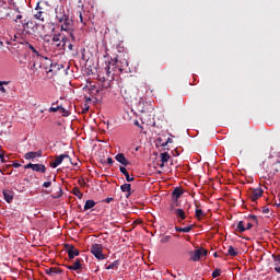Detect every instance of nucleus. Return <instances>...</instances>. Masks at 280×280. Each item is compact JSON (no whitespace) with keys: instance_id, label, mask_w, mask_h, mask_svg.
Instances as JSON below:
<instances>
[{"instance_id":"nucleus-1","label":"nucleus","mask_w":280,"mask_h":280,"mask_svg":"<svg viewBox=\"0 0 280 280\" xmlns=\"http://www.w3.org/2000/svg\"><path fill=\"white\" fill-rule=\"evenodd\" d=\"M90 253H92V255H94V257L98 259V261H103V259H106V255H104V245L102 244H93L90 248Z\"/></svg>"},{"instance_id":"nucleus-2","label":"nucleus","mask_w":280,"mask_h":280,"mask_svg":"<svg viewBox=\"0 0 280 280\" xmlns=\"http://www.w3.org/2000/svg\"><path fill=\"white\" fill-rule=\"evenodd\" d=\"M264 196V189L261 188H249L248 189V198L252 199V202H257L259 198Z\"/></svg>"},{"instance_id":"nucleus-3","label":"nucleus","mask_w":280,"mask_h":280,"mask_svg":"<svg viewBox=\"0 0 280 280\" xmlns=\"http://www.w3.org/2000/svg\"><path fill=\"white\" fill-rule=\"evenodd\" d=\"M208 253L209 252L202 247L199 249H195L190 252V259L192 261H198L199 259H202V257H207Z\"/></svg>"},{"instance_id":"nucleus-4","label":"nucleus","mask_w":280,"mask_h":280,"mask_svg":"<svg viewBox=\"0 0 280 280\" xmlns=\"http://www.w3.org/2000/svg\"><path fill=\"white\" fill-rule=\"evenodd\" d=\"M71 270H74V272H78V275H80V271L84 270V259H82V258H73L72 259Z\"/></svg>"},{"instance_id":"nucleus-5","label":"nucleus","mask_w":280,"mask_h":280,"mask_svg":"<svg viewBox=\"0 0 280 280\" xmlns=\"http://www.w3.org/2000/svg\"><path fill=\"white\" fill-rule=\"evenodd\" d=\"M25 170H33V172H40L42 174H45L46 168L43 164H32L28 163L24 166Z\"/></svg>"},{"instance_id":"nucleus-6","label":"nucleus","mask_w":280,"mask_h":280,"mask_svg":"<svg viewBox=\"0 0 280 280\" xmlns=\"http://www.w3.org/2000/svg\"><path fill=\"white\" fill-rule=\"evenodd\" d=\"M183 196V189L176 187L172 192L173 202L178 207V199Z\"/></svg>"},{"instance_id":"nucleus-7","label":"nucleus","mask_w":280,"mask_h":280,"mask_svg":"<svg viewBox=\"0 0 280 280\" xmlns=\"http://www.w3.org/2000/svg\"><path fill=\"white\" fill-rule=\"evenodd\" d=\"M65 159H69V155L67 154H61L59 156H57V159H55L51 163L50 166L56 170V167H58V165H60V163H62V161H65Z\"/></svg>"},{"instance_id":"nucleus-8","label":"nucleus","mask_w":280,"mask_h":280,"mask_svg":"<svg viewBox=\"0 0 280 280\" xmlns=\"http://www.w3.org/2000/svg\"><path fill=\"white\" fill-rule=\"evenodd\" d=\"M115 160L120 163V165H124V167L130 165V162L128 161V159H126V155L124 153H118L115 156Z\"/></svg>"},{"instance_id":"nucleus-9","label":"nucleus","mask_w":280,"mask_h":280,"mask_svg":"<svg viewBox=\"0 0 280 280\" xmlns=\"http://www.w3.org/2000/svg\"><path fill=\"white\" fill-rule=\"evenodd\" d=\"M120 93H121V95H122V97H124V100H127V102H130V100H132V91L130 90V89H128V88H122L121 90H120Z\"/></svg>"},{"instance_id":"nucleus-10","label":"nucleus","mask_w":280,"mask_h":280,"mask_svg":"<svg viewBox=\"0 0 280 280\" xmlns=\"http://www.w3.org/2000/svg\"><path fill=\"white\" fill-rule=\"evenodd\" d=\"M43 156V153L40 151H37V152H27L25 155H24V159H26V161H31L33 159H38Z\"/></svg>"},{"instance_id":"nucleus-11","label":"nucleus","mask_w":280,"mask_h":280,"mask_svg":"<svg viewBox=\"0 0 280 280\" xmlns=\"http://www.w3.org/2000/svg\"><path fill=\"white\" fill-rule=\"evenodd\" d=\"M121 191L127 192L126 198H130L132 196V185L130 184H122L120 186Z\"/></svg>"},{"instance_id":"nucleus-12","label":"nucleus","mask_w":280,"mask_h":280,"mask_svg":"<svg viewBox=\"0 0 280 280\" xmlns=\"http://www.w3.org/2000/svg\"><path fill=\"white\" fill-rule=\"evenodd\" d=\"M160 159H161L160 167H165V163H167V161H170L171 159L170 153L167 152L161 153Z\"/></svg>"},{"instance_id":"nucleus-13","label":"nucleus","mask_w":280,"mask_h":280,"mask_svg":"<svg viewBox=\"0 0 280 280\" xmlns=\"http://www.w3.org/2000/svg\"><path fill=\"white\" fill-rule=\"evenodd\" d=\"M119 170L124 174V176L126 177L127 183H132L135 180V177L130 176V173H128V170H126L125 166H120Z\"/></svg>"},{"instance_id":"nucleus-14","label":"nucleus","mask_w":280,"mask_h":280,"mask_svg":"<svg viewBox=\"0 0 280 280\" xmlns=\"http://www.w3.org/2000/svg\"><path fill=\"white\" fill-rule=\"evenodd\" d=\"M174 213H175L176 218H178L179 222L187 219V215L185 214L184 209H175Z\"/></svg>"},{"instance_id":"nucleus-15","label":"nucleus","mask_w":280,"mask_h":280,"mask_svg":"<svg viewBox=\"0 0 280 280\" xmlns=\"http://www.w3.org/2000/svg\"><path fill=\"white\" fill-rule=\"evenodd\" d=\"M58 110H60V113H62L63 117H68L69 112H67L65 108H62V106H57V107H50L49 108L50 113H58Z\"/></svg>"},{"instance_id":"nucleus-16","label":"nucleus","mask_w":280,"mask_h":280,"mask_svg":"<svg viewBox=\"0 0 280 280\" xmlns=\"http://www.w3.org/2000/svg\"><path fill=\"white\" fill-rule=\"evenodd\" d=\"M194 229V225H188L186 228L175 226V231L178 233H189Z\"/></svg>"},{"instance_id":"nucleus-17","label":"nucleus","mask_w":280,"mask_h":280,"mask_svg":"<svg viewBox=\"0 0 280 280\" xmlns=\"http://www.w3.org/2000/svg\"><path fill=\"white\" fill-rule=\"evenodd\" d=\"M46 275H48L49 277H54L56 275H60V269H58L56 267L46 269Z\"/></svg>"},{"instance_id":"nucleus-18","label":"nucleus","mask_w":280,"mask_h":280,"mask_svg":"<svg viewBox=\"0 0 280 280\" xmlns=\"http://www.w3.org/2000/svg\"><path fill=\"white\" fill-rule=\"evenodd\" d=\"M82 59L86 61V63H85L86 74L93 75V73H95V71H93V68H91V66H89V59H86V56L83 55ZM86 67H89V68H86Z\"/></svg>"},{"instance_id":"nucleus-19","label":"nucleus","mask_w":280,"mask_h":280,"mask_svg":"<svg viewBox=\"0 0 280 280\" xmlns=\"http://www.w3.org/2000/svg\"><path fill=\"white\" fill-rule=\"evenodd\" d=\"M96 202L93 199H89L85 201L84 205V211H89V209H93V207H95Z\"/></svg>"},{"instance_id":"nucleus-20","label":"nucleus","mask_w":280,"mask_h":280,"mask_svg":"<svg viewBox=\"0 0 280 280\" xmlns=\"http://www.w3.org/2000/svg\"><path fill=\"white\" fill-rule=\"evenodd\" d=\"M89 91L92 96L100 95V88L97 85L90 84Z\"/></svg>"},{"instance_id":"nucleus-21","label":"nucleus","mask_w":280,"mask_h":280,"mask_svg":"<svg viewBox=\"0 0 280 280\" xmlns=\"http://www.w3.org/2000/svg\"><path fill=\"white\" fill-rule=\"evenodd\" d=\"M236 231L238 233H244L246 232V223H244V221H240L236 225Z\"/></svg>"},{"instance_id":"nucleus-22","label":"nucleus","mask_w":280,"mask_h":280,"mask_svg":"<svg viewBox=\"0 0 280 280\" xmlns=\"http://www.w3.org/2000/svg\"><path fill=\"white\" fill-rule=\"evenodd\" d=\"M3 196H4V200L7 202H12V200L14 199V196L12 195V192L10 190L3 191Z\"/></svg>"},{"instance_id":"nucleus-23","label":"nucleus","mask_w":280,"mask_h":280,"mask_svg":"<svg viewBox=\"0 0 280 280\" xmlns=\"http://www.w3.org/2000/svg\"><path fill=\"white\" fill-rule=\"evenodd\" d=\"M72 194L74 196H77V198H79V200H82V198H84V194H82V191H80V188H78V187H74L72 189Z\"/></svg>"},{"instance_id":"nucleus-24","label":"nucleus","mask_w":280,"mask_h":280,"mask_svg":"<svg viewBox=\"0 0 280 280\" xmlns=\"http://www.w3.org/2000/svg\"><path fill=\"white\" fill-rule=\"evenodd\" d=\"M119 268V260H115L106 267V270H117Z\"/></svg>"},{"instance_id":"nucleus-25","label":"nucleus","mask_w":280,"mask_h":280,"mask_svg":"<svg viewBox=\"0 0 280 280\" xmlns=\"http://www.w3.org/2000/svg\"><path fill=\"white\" fill-rule=\"evenodd\" d=\"M78 255H80V250L78 248H75L74 245H71V259H75V257H78Z\"/></svg>"},{"instance_id":"nucleus-26","label":"nucleus","mask_w":280,"mask_h":280,"mask_svg":"<svg viewBox=\"0 0 280 280\" xmlns=\"http://www.w3.org/2000/svg\"><path fill=\"white\" fill-rule=\"evenodd\" d=\"M228 255H230V257H237L238 252L234 249L233 246H229Z\"/></svg>"},{"instance_id":"nucleus-27","label":"nucleus","mask_w":280,"mask_h":280,"mask_svg":"<svg viewBox=\"0 0 280 280\" xmlns=\"http://www.w3.org/2000/svg\"><path fill=\"white\" fill-rule=\"evenodd\" d=\"M98 79L101 80V82H103L104 89H108V86H110V81H107L106 77L98 75Z\"/></svg>"},{"instance_id":"nucleus-28","label":"nucleus","mask_w":280,"mask_h":280,"mask_svg":"<svg viewBox=\"0 0 280 280\" xmlns=\"http://www.w3.org/2000/svg\"><path fill=\"white\" fill-rule=\"evenodd\" d=\"M275 261V268L280 267V254L272 255Z\"/></svg>"},{"instance_id":"nucleus-29","label":"nucleus","mask_w":280,"mask_h":280,"mask_svg":"<svg viewBox=\"0 0 280 280\" xmlns=\"http://www.w3.org/2000/svg\"><path fill=\"white\" fill-rule=\"evenodd\" d=\"M195 214L196 218L200 220V218H203L205 211H202V209H196Z\"/></svg>"},{"instance_id":"nucleus-30","label":"nucleus","mask_w":280,"mask_h":280,"mask_svg":"<svg viewBox=\"0 0 280 280\" xmlns=\"http://www.w3.org/2000/svg\"><path fill=\"white\" fill-rule=\"evenodd\" d=\"M220 275H222V269H215V270L212 272V278H213V279H218V277H220Z\"/></svg>"},{"instance_id":"nucleus-31","label":"nucleus","mask_w":280,"mask_h":280,"mask_svg":"<svg viewBox=\"0 0 280 280\" xmlns=\"http://www.w3.org/2000/svg\"><path fill=\"white\" fill-rule=\"evenodd\" d=\"M170 240H172V236L165 235V236H162L160 242H161V244H167V242H170Z\"/></svg>"},{"instance_id":"nucleus-32","label":"nucleus","mask_w":280,"mask_h":280,"mask_svg":"<svg viewBox=\"0 0 280 280\" xmlns=\"http://www.w3.org/2000/svg\"><path fill=\"white\" fill-rule=\"evenodd\" d=\"M61 30H63V32H69V30H71V25L69 24V22L62 24Z\"/></svg>"},{"instance_id":"nucleus-33","label":"nucleus","mask_w":280,"mask_h":280,"mask_svg":"<svg viewBox=\"0 0 280 280\" xmlns=\"http://www.w3.org/2000/svg\"><path fill=\"white\" fill-rule=\"evenodd\" d=\"M26 47H27L28 49H31V51H33V54H35V56H38V50H36V48H34V47L32 46V44L26 43Z\"/></svg>"},{"instance_id":"nucleus-34","label":"nucleus","mask_w":280,"mask_h":280,"mask_svg":"<svg viewBox=\"0 0 280 280\" xmlns=\"http://www.w3.org/2000/svg\"><path fill=\"white\" fill-rule=\"evenodd\" d=\"M37 60L40 62H46L47 65H51V60H49V58L37 57Z\"/></svg>"},{"instance_id":"nucleus-35","label":"nucleus","mask_w":280,"mask_h":280,"mask_svg":"<svg viewBox=\"0 0 280 280\" xmlns=\"http://www.w3.org/2000/svg\"><path fill=\"white\" fill-rule=\"evenodd\" d=\"M4 84H9V82L0 81V91H1V93H5V88L3 86Z\"/></svg>"},{"instance_id":"nucleus-36","label":"nucleus","mask_w":280,"mask_h":280,"mask_svg":"<svg viewBox=\"0 0 280 280\" xmlns=\"http://www.w3.org/2000/svg\"><path fill=\"white\" fill-rule=\"evenodd\" d=\"M43 66H40V63L38 61H34L33 65H32V69H40Z\"/></svg>"},{"instance_id":"nucleus-37","label":"nucleus","mask_w":280,"mask_h":280,"mask_svg":"<svg viewBox=\"0 0 280 280\" xmlns=\"http://www.w3.org/2000/svg\"><path fill=\"white\" fill-rule=\"evenodd\" d=\"M82 164V162H72V170L78 171V168L80 167V165Z\"/></svg>"},{"instance_id":"nucleus-38","label":"nucleus","mask_w":280,"mask_h":280,"mask_svg":"<svg viewBox=\"0 0 280 280\" xmlns=\"http://www.w3.org/2000/svg\"><path fill=\"white\" fill-rule=\"evenodd\" d=\"M114 200H115V198L107 197L106 199L103 200V202H106L107 205H110V202H113Z\"/></svg>"},{"instance_id":"nucleus-39","label":"nucleus","mask_w":280,"mask_h":280,"mask_svg":"<svg viewBox=\"0 0 280 280\" xmlns=\"http://www.w3.org/2000/svg\"><path fill=\"white\" fill-rule=\"evenodd\" d=\"M168 143H174V140H172V138H167L166 142L163 143V148H165Z\"/></svg>"},{"instance_id":"nucleus-40","label":"nucleus","mask_w":280,"mask_h":280,"mask_svg":"<svg viewBox=\"0 0 280 280\" xmlns=\"http://www.w3.org/2000/svg\"><path fill=\"white\" fill-rule=\"evenodd\" d=\"M105 71H106L107 78H110V66H107V67L105 68Z\"/></svg>"},{"instance_id":"nucleus-41","label":"nucleus","mask_w":280,"mask_h":280,"mask_svg":"<svg viewBox=\"0 0 280 280\" xmlns=\"http://www.w3.org/2000/svg\"><path fill=\"white\" fill-rule=\"evenodd\" d=\"M67 254L69 259H71V246L67 245Z\"/></svg>"},{"instance_id":"nucleus-42","label":"nucleus","mask_w":280,"mask_h":280,"mask_svg":"<svg viewBox=\"0 0 280 280\" xmlns=\"http://www.w3.org/2000/svg\"><path fill=\"white\" fill-rule=\"evenodd\" d=\"M248 220H250L252 222H257V215H249Z\"/></svg>"},{"instance_id":"nucleus-43","label":"nucleus","mask_w":280,"mask_h":280,"mask_svg":"<svg viewBox=\"0 0 280 280\" xmlns=\"http://www.w3.org/2000/svg\"><path fill=\"white\" fill-rule=\"evenodd\" d=\"M43 187H51V182H45L44 184H43Z\"/></svg>"},{"instance_id":"nucleus-44","label":"nucleus","mask_w":280,"mask_h":280,"mask_svg":"<svg viewBox=\"0 0 280 280\" xmlns=\"http://www.w3.org/2000/svg\"><path fill=\"white\" fill-rule=\"evenodd\" d=\"M253 226V223L248 222L245 226L246 231H250V228Z\"/></svg>"},{"instance_id":"nucleus-45","label":"nucleus","mask_w":280,"mask_h":280,"mask_svg":"<svg viewBox=\"0 0 280 280\" xmlns=\"http://www.w3.org/2000/svg\"><path fill=\"white\" fill-rule=\"evenodd\" d=\"M52 40H54V43H59L60 42V37L59 36H54Z\"/></svg>"},{"instance_id":"nucleus-46","label":"nucleus","mask_w":280,"mask_h":280,"mask_svg":"<svg viewBox=\"0 0 280 280\" xmlns=\"http://www.w3.org/2000/svg\"><path fill=\"white\" fill-rule=\"evenodd\" d=\"M113 163H115V161H113V158H108V159H107V164H108V165H113Z\"/></svg>"},{"instance_id":"nucleus-47","label":"nucleus","mask_w":280,"mask_h":280,"mask_svg":"<svg viewBox=\"0 0 280 280\" xmlns=\"http://www.w3.org/2000/svg\"><path fill=\"white\" fill-rule=\"evenodd\" d=\"M89 110V105H84L83 109H82V113H86Z\"/></svg>"},{"instance_id":"nucleus-48","label":"nucleus","mask_w":280,"mask_h":280,"mask_svg":"<svg viewBox=\"0 0 280 280\" xmlns=\"http://www.w3.org/2000/svg\"><path fill=\"white\" fill-rule=\"evenodd\" d=\"M275 271L278 272V275H280V267H275Z\"/></svg>"},{"instance_id":"nucleus-49","label":"nucleus","mask_w":280,"mask_h":280,"mask_svg":"<svg viewBox=\"0 0 280 280\" xmlns=\"http://www.w3.org/2000/svg\"><path fill=\"white\" fill-rule=\"evenodd\" d=\"M21 19H23V15H21V14L16 15V21H19Z\"/></svg>"},{"instance_id":"nucleus-50","label":"nucleus","mask_w":280,"mask_h":280,"mask_svg":"<svg viewBox=\"0 0 280 280\" xmlns=\"http://www.w3.org/2000/svg\"><path fill=\"white\" fill-rule=\"evenodd\" d=\"M13 166H14V167H20V166H21V164L15 163V164H13Z\"/></svg>"},{"instance_id":"nucleus-51","label":"nucleus","mask_w":280,"mask_h":280,"mask_svg":"<svg viewBox=\"0 0 280 280\" xmlns=\"http://www.w3.org/2000/svg\"><path fill=\"white\" fill-rule=\"evenodd\" d=\"M79 18H80L81 23H82V12H79Z\"/></svg>"},{"instance_id":"nucleus-52","label":"nucleus","mask_w":280,"mask_h":280,"mask_svg":"<svg viewBox=\"0 0 280 280\" xmlns=\"http://www.w3.org/2000/svg\"><path fill=\"white\" fill-rule=\"evenodd\" d=\"M79 184H80V185H84V180L79 179Z\"/></svg>"},{"instance_id":"nucleus-53","label":"nucleus","mask_w":280,"mask_h":280,"mask_svg":"<svg viewBox=\"0 0 280 280\" xmlns=\"http://www.w3.org/2000/svg\"><path fill=\"white\" fill-rule=\"evenodd\" d=\"M115 65H119V60L115 58Z\"/></svg>"},{"instance_id":"nucleus-54","label":"nucleus","mask_w":280,"mask_h":280,"mask_svg":"<svg viewBox=\"0 0 280 280\" xmlns=\"http://www.w3.org/2000/svg\"><path fill=\"white\" fill-rule=\"evenodd\" d=\"M68 49H71V43L68 42Z\"/></svg>"},{"instance_id":"nucleus-55","label":"nucleus","mask_w":280,"mask_h":280,"mask_svg":"<svg viewBox=\"0 0 280 280\" xmlns=\"http://www.w3.org/2000/svg\"><path fill=\"white\" fill-rule=\"evenodd\" d=\"M213 257H218V252H214Z\"/></svg>"},{"instance_id":"nucleus-56","label":"nucleus","mask_w":280,"mask_h":280,"mask_svg":"<svg viewBox=\"0 0 280 280\" xmlns=\"http://www.w3.org/2000/svg\"><path fill=\"white\" fill-rule=\"evenodd\" d=\"M71 40H75V37L73 35H71Z\"/></svg>"},{"instance_id":"nucleus-57","label":"nucleus","mask_w":280,"mask_h":280,"mask_svg":"<svg viewBox=\"0 0 280 280\" xmlns=\"http://www.w3.org/2000/svg\"><path fill=\"white\" fill-rule=\"evenodd\" d=\"M36 19H40V13L36 15Z\"/></svg>"},{"instance_id":"nucleus-58","label":"nucleus","mask_w":280,"mask_h":280,"mask_svg":"<svg viewBox=\"0 0 280 280\" xmlns=\"http://www.w3.org/2000/svg\"><path fill=\"white\" fill-rule=\"evenodd\" d=\"M0 159L3 160V154H0Z\"/></svg>"},{"instance_id":"nucleus-59","label":"nucleus","mask_w":280,"mask_h":280,"mask_svg":"<svg viewBox=\"0 0 280 280\" xmlns=\"http://www.w3.org/2000/svg\"><path fill=\"white\" fill-rule=\"evenodd\" d=\"M86 102H91V98H86Z\"/></svg>"},{"instance_id":"nucleus-60","label":"nucleus","mask_w":280,"mask_h":280,"mask_svg":"<svg viewBox=\"0 0 280 280\" xmlns=\"http://www.w3.org/2000/svg\"><path fill=\"white\" fill-rule=\"evenodd\" d=\"M68 269L71 270V266H68Z\"/></svg>"},{"instance_id":"nucleus-61","label":"nucleus","mask_w":280,"mask_h":280,"mask_svg":"<svg viewBox=\"0 0 280 280\" xmlns=\"http://www.w3.org/2000/svg\"><path fill=\"white\" fill-rule=\"evenodd\" d=\"M136 126H139V121L136 122Z\"/></svg>"}]
</instances>
